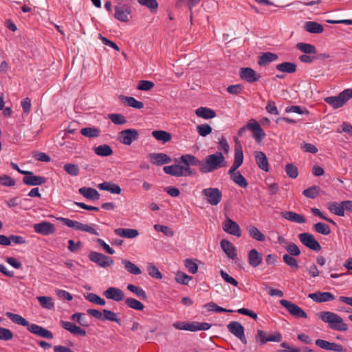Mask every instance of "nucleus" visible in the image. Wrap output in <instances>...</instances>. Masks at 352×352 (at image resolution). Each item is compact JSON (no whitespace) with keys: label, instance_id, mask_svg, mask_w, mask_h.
<instances>
[{"label":"nucleus","instance_id":"1","mask_svg":"<svg viewBox=\"0 0 352 352\" xmlns=\"http://www.w3.org/2000/svg\"><path fill=\"white\" fill-rule=\"evenodd\" d=\"M225 157L221 152H216L214 154L207 155L201 162V167L199 170L202 173L213 172L219 168L226 166Z\"/></svg>","mask_w":352,"mask_h":352},{"label":"nucleus","instance_id":"2","mask_svg":"<svg viewBox=\"0 0 352 352\" xmlns=\"http://www.w3.org/2000/svg\"><path fill=\"white\" fill-rule=\"evenodd\" d=\"M318 316L324 322L327 323L331 329L339 331L348 330V325L337 314L331 311H321L318 314Z\"/></svg>","mask_w":352,"mask_h":352},{"label":"nucleus","instance_id":"3","mask_svg":"<svg viewBox=\"0 0 352 352\" xmlns=\"http://www.w3.org/2000/svg\"><path fill=\"white\" fill-rule=\"evenodd\" d=\"M352 98V89H346L340 92L337 96L326 97L324 100L333 109L343 107Z\"/></svg>","mask_w":352,"mask_h":352},{"label":"nucleus","instance_id":"4","mask_svg":"<svg viewBox=\"0 0 352 352\" xmlns=\"http://www.w3.org/2000/svg\"><path fill=\"white\" fill-rule=\"evenodd\" d=\"M173 326L179 330H186L190 331H206L210 328L211 324L208 322H177L173 323Z\"/></svg>","mask_w":352,"mask_h":352},{"label":"nucleus","instance_id":"5","mask_svg":"<svg viewBox=\"0 0 352 352\" xmlns=\"http://www.w3.org/2000/svg\"><path fill=\"white\" fill-rule=\"evenodd\" d=\"M64 225L69 228H74L76 230L86 232L96 236L99 235V233L92 227L88 224H84L81 222L73 221L67 218L60 217L58 219Z\"/></svg>","mask_w":352,"mask_h":352},{"label":"nucleus","instance_id":"6","mask_svg":"<svg viewBox=\"0 0 352 352\" xmlns=\"http://www.w3.org/2000/svg\"><path fill=\"white\" fill-rule=\"evenodd\" d=\"M201 195L211 206L218 205L222 199V192L217 188H204L201 191Z\"/></svg>","mask_w":352,"mask_h":352},{"label":"nucleus","instance_id":"7","mask_svg":"<svg viewBox=\"0 0 352 352\" xmlns=\"http://www.w3.org/2000/svg\"><path fill=\"white\" fill-rule=\"evenodd\" d=\"M139 131L135 129H127L118 133V140L123 144L129 146L139 138Z\"/></svg>","mask_w":352,"mask_h":352},{"label":"nucleus","instance_id":"8","mask_svg":"<svg viewBox=\"0 0 352 352\" xmlns=\"http://www.w3.org/2000/svg\"><path fill=\"white\" fill-rule=\"evenodd\" d=\"M88 258L91 261L103 268L108 267L113 264V260L110 256L97 252H90Z\"/></svg>","mask_w":352,"mask_h":352},{"label":"nucleus","instance_id":"9","mask_svg":"<svg viewBox=\"0 0 352 352\" xmlns=\"http://www.w3.org/2000/svg\"><path fill=\"white\" fill-rule=\"evenodd\" d=\"M300 242L309 248V249L318 252L321 250V245L318 241L315 239L314 236L310 233L304 232L298 235Z\"/></svg>","mask_w":352,"mask_h":352},{"label":"nucleus","instance_id":"10","mask_svg":"<svg viewBox=\"0 0 352 352\" xmlns=\"http://www.w3.org/2000/svg\"><path fill=\"white\" fill-rule=\"evenodd\" d=\"M227 328L229 332L239 338L243 344H247V339L245 336V329L240 322L236 321L230 322L227 325Z\"/></svg>","mask_w":352,"mask_h":352},{"label":"nucleus","instance_id":"11","mask_svg":"<svg viewBox=\"0 0 352 352\" xmlns=\"http://www.w3.org/2000/svg\"><path fill=\"white\" fill-rule=\"evenodd\" d=\"M280 303L281 305L285 307L289 313L294 317L302 318H307V314L305 311L296 304L285 299L280 300Z\"/></svg>","mask_w":352,"mask_h":352},{"label":"nucleus","instance_id":"12","mask_svg":"<svg viewBox=\"0 0 352 352\" xmlns=\"http://www.w3.org/2000/svg\"><path fill=\"white\" fill-rule=\"evenodd\" d=\"M239 76L243 80L248 83H253L254 82H256L261 77L259 74H257L251 67L241 68L239 71Z\"/></svg>","mask_w":352,"mask_h":352},{"label":"nucleus","instance_id":"13","mask_svg":"<svg viewBox=\"0 0 352 352\" xmlns=\"http://www.w3.org/2000/svg\"><path fill=\"white\" fill-rule=\"evenodd\" d=\"M247 126L253 133L252 136L258 143H260L265 137V133L255 120L251 119L247 124Z\"/></svg>","mask_w":352,"mask_h":352},{"label":"nucleus","instance_id":"14","mask_svg":"<svg viewBox=\"0 0 352 352\" xmlns=\"http://www.w3.org/2000/svg\"><path fill=\"white\" fill-rule=\"evenodd\" d=\"M315 343L318 347L324 350L336 352H346V349L342 345L336 342H330L324 340L317 339Z\"/></svg>","mask_w":352,"mask_h":352},{"label":"nucleus","instance_id":"15","mask_svg":"<svg viewBox=\"0 0 352 352\" xmlns=\"http://www.w3.org/2000/svg\"><path fill=\"white\" fill-rule=\"evenodd\" d=\"M23 174L25 175L23 178V182L28 186L42 185L47 182V179L45 177L34 175L31 171L23 172Z\"/></svg>","mask_w":352,"mask_h":352},{"label":"nucleus","instance_id":"16","mask_svg":"<svg viewBox=\"0 0 352 352\" xmlns=\"http://www.w3.org/2000/svg\"><path fill=\"white\" fill-rule=\"evenodd\" d=\"M131 10L130 6L126 5H118L115 6L114 17L122 22H128L129 16L131 15Z\"/></svg>","mask_w":352,"mask_h":352},{"label":"nucleus","instance_id":"17","mask_svg":"<svg viewBox=\"0 0 352 352\" xmlns=\"http://www.w3.org/2000/svg\"><path fill=\"white\" fill-rule=\"evenodd\" d=\"M33 228L36 233L45 236L52 234L56 231L55 226L48 221H42L38 223H35Z\"/></svg>","mask_w":352,"mask_h":352},{"label":"nucleus","instance_id":"18","mask_svg":"<svg viewBox=\"0 0 352 352\" xmlns=\"http://www.w3.org/2000/svg\"><path fill=\"white\" fill-rule=\"evenodd\" d=\"M223 230L224 232L238 237L241 235V230L239 226L230 218H226L225 222L223 223Z\"/></svg>","mask_w":352,"mask_h":352},{"label":"nucleus","instance_id":"19","mask_svg":"<svg viewBox=\"0 0 352 352\" xmlns=\"http://www.w3.org/2000/svg\"><path fill=\"white\" fill-rule=\"evenodd\" d=\"M243 153L242 150V147L241 145L236 146L234 148V162L230 169L228 170V173H233L234 171H236L243 164Z\"/></svg>","mask_w":352,"mask_h":352},{"label":"nucleus","instance_id":"20","mask_svg":"<svg viewBox=\"0 0 352 352\" xmlns=\"http://www.w3.org/2000/svg\"><path fill=\"white\" fill-rule=\"evenodd\" d=\"M150 162L155 165L161 166L171 162L172 160L166 153H153L148 155Z\"/></svg>","mask_w":352,"mask_h":352},{"label":"nucleus","instance_id":"21","mask_svg":"<svg viewBox=\"0 0 352 352\" xmlns=\"http://www.w3.org/2000/svg\"><path fill=\"white\" fill-rule=\"evenodd\" d=\"M308 297L316 302H324L335 299L334 295L329 292H316L311 293L308 295Z\"/></svg>","mask_w":352,"mask_h":352},{"label":"nucleus","instance_id":"22","mask_svg":"<svg viewBox=\"0 0 352 352\" xmlns=\"http://www.w3.org/2000/svg\"><path fill=\"white\" fill-rule=\"evenodd\" d=\"M104 295L107 299L113 300L117 302L124 299V294L123 291L117 287H109L104 292Z\"/></svg>","mask_w":352,"mask_h":352},{"label":"nucleus","instance_id":"23","mask_svg":"<svg viewBox=\"0 0 352 352\" xmlns=\"http://www.w3.org/2000/svg\"><path fill=\"white\" fill-rule=\"evenodd\" d=\"M28 331L31 332L32 333L40 337L47 338V339H52L53 338V334L52 333L42 327L41 326H39L36 324H31V326H29Z\"/></svg>","mask_w":352,"mask_h":352},{"label":"nucleus","instance_id":"24","mask_svg":"<svg viewBox=\"0 0 352 352\" xmlns=\"http://www.w3.org/2000/svg\"><path fill=\"white\" fill-rule=\"evenodd\" d=\"M254 155L258 166L263 171L268 172L270 168L266 155L262 151H256Z\"/></svg>","mask_w":352,"mask_h":352},{"label":"nucleus","instance_id":"25","mask_svg":"<svg viewBox=\"0 0 352 352\" xmlns=\"http://www.w3.org/2000/svg\"><path fill=\"white\" fill-rule=\"evenodd\" d=\"M248 261L249 265L256 268L258 267L263 261V256L256 249H252L248 254Z\"/></svg>","mask_w":352,"mask_h":352},{"label":"nucleus","instance_id":"26","mask_svg":"<svg viewBox=\"0 0 352 352\" xmlns=\"http://www.w3.org/2000/svg\"><path fill=\"white\" fill-rule=\"evenodd\" d=\"M60 326L71 333L76 336H84L86 335V331L76 324L67 321H61Z\"/></svg>","mask_w":352,"mask_h":352},{"label":"nucleus","instance_id":"27","mask_svg":"<svg viewBox=\"0 0 352 352\" xmlns=\"http://www.w3.org/2000/svg\"><path fill=\"white\" fill-rule=\"evenodd\" d=\"M221 247L229 258L234 260L236 258V248L230 241L227 239H222Z\"/></svg>","mask_w":352,"mask_h":352},{"label":"nucleus","instance_id":"28","mask_svg":"<svg viewBox=\"0 0 352 352\" xmlns=\"http://www.w3.org/2000/svg\"><path fill=\"white\" fill-rule=\"evenodd\" d=\"M78 192L84 197L90 200H98L100 197L99 192L91 187H82L78 190Z\"/></svg>","mask_w":352,"mask_h":352},{"label":"nucleus","instance_id":"29","mask_svg":"<svg viewBox=\"0 0 352 352\" xmlns=\"http://www.w3.org/2000/svg\"><path fill=\"white\" fill-rule=\"evenodd\" d=\"M281 216L292 222L298 223H304L306 222V218L300 214L292 211H284L281 212Z\"/></svg>","mask_w":352,"mask_h":352},{"label":"nucleus","instance_id":"30","mask_svg":"<svg viewBox=\"0 0 352 352\" xmlns=\"http://www.w3.org/2000/svg\"><path fill=\"white\" fill-rule=\"evenodd\" d=\"M119 99L127 106L137 109H141L144 107V104L142 102L137 100L135 98L131 96H125L124 95H120Z\"/></svg>","mask_w":352,"mask_h":352},{"label":"nucleus","instance_id":"31","mask_svg":"<svg viewBox=\"0 0 352 352\" xmlns=\"http://www.w3.org/2000/svg\"><path fill=\"white\" fill-rule=\"evenodd\" d=\"M114 232L118 236L126 239H133L139 234L138 230L132 228H117Z\"/></svg>","mask_w":352,"mask_h":352},{"label":"nucleus","instance_id":"32","mask_svg":"<svg viewBox=\"0 0 352 352\" xmlns=\"http://www.w3.org/2000/svg\"><path fill=\"white\" fill-rule=\"evenodd\" d=\"M98 188L101 190H107L112 194L119 195L121 192L120 187L118 184L111 182H104L99 184Z\"/></svg>","mask_w":352,"mask_h":352},{"label":"nucleus","instance_id":"33","mask_svg":"<svg viewBox=\"0 0 352 352\" xmlns=\"http://www.w3.org/2000/svg\"><path fill=\"white\" fill-rule=\"evenodd\" d=\"M304 29L311 34H320L324 31L323 26L315 21H307L305 23Z\"/></svg>","mask_w":352,"mask_h":352},{"label":"nucleus","instance_id":"34","mask_svg":"<svg viewBox=\"0 0 352 352\" xmlns=\"http://www.w3.org/2000/svg\"><path fill=\"white\" fill-rule=\"evenodd\" d=\"M6 316L9 318L13 322L23 327H26L28 330L29 329V326H31V324H30L25 318L19 314H13L12 312H6Z\"/></svg>","mask_w":352,"mask_h":352},{"label":"nucleus","instance_id":"35","mask_svg":"<svg viewBox=\"0 0 352 352\" xmlns=\"http://www.w3.org/2000/svg\"><path fill=\"white\" fill-rule=\"evenodd\" d=\"M278 58V56L276 54L272 52H265L259 56L258 64L260 66H265L276 60Z\"/></svg>","mask_w":352,"mask_h":352},{"label":"nucleus","instance_id":"36","mask_svg":"<svg viewBox=\"0 0 352 352\" xmlns=\"http://www.w3.org/2000/svg\"><path fill=\"white\" fill-rule=\"evenodd\" d=\"M195 113L198 117L204 119H211L216 117V113L213 109L207 107H199L196 109Z\"/></svg>","mask_w":352,"mask_h":352},{"label":"nucleus","instance_id":"37","mask_svg":"<svg viewBox=\"0 0 352 352\" xmlns=\"http://www.w3.org/2000/svg\"><path fill=\"white\" fill-rule=\"evenodd\" d=\"M230 175L231 179L236 183L238 186L242 188H247L248 183L246 179L241 174L239 171H234L233 173H228Z\"/></svg>","mask_w":352,"mask_h":352},{"label":"nucleus","instance_id":"38","mask_svg":"<svg viewBox=\"0 0 352 352\" xmlns=\"http://www.w3.org/2000/svg\"><path fill=\"white\" fill-rule=\"evenodd\" d=\"M181 162L184 163L186 166H199V168L201 167V161L197 159L195 156L186 154L183 155L181 157Z\"/></svg>","mask_w":352,"mask_h":352},{"label":"nucleus","instance_id":"39","mask_svg":"<svg viewBox=\"0 0 352 352\" xmlns=\"http://www.w3.org/2000/svg\"><path fill=\"white\" fill-rule=\"evenodd\" d=\"M152 135L157 140L162 142L165 144L170 141L171 140V134L169 132L162 130L153 131L152 132Z\"/></svg>","mask_w":352,"mask_h":352},{"label":"nucleus","instance_id":"40","mask_svg":"<svg viewBox=\"0 0 352 352\" xmlns=\"http://www.w3.org/2000/svg\"><path fill=\"white\" fill-rule=\"evenodd\" d=\"M164 171L168 175L181 177L183 176V166L174 164L170 166H166L163 168Z\"/></svg>","mask_w":352,"mask_h":352},{"label":"nucleus","instance_id":"41","mask_svg":"<svg viewBox=\"0 0 352 352\" xmlns=\"http://www.w3.org/2000/svg\"><path fill=\"white\" fill-rule=\"evenodd\" d=\"M296 65L294 63L284 62L276 66L278 71L289 74L294 73L296 71Z\"/></svg>","mask_w":352,"mask_h":352},{"label":"nucleus","instance_id":"42","mask_svg":"<svg viewBox=\"0 0 352 352\" xmlns=\"http://www.w3.org/2000/svg\"><path fill=\"white\" fill-rule=\"evenodd\" d=\"M122 263L124 269L131 274L139 275L142 273L140 268L130 261L122 259Z\"/></svg>","mask_w":352,"mask_h":352},{"label":"nucleus","instance_id":"43","mask_svg":"<svg viewBox=\"0 0 352 352\" xmlns=\"http://www.w3.org/2000/svg\"><path fill=\"white\" fill-rule=\"evenodd\" d=\"M296 47L298 50L307 54H316L317 53L316 47L309 43H298Z\"/></svg>","mask_w":352,"mask_h":352},{"label":"nucleus","instance_id":"44","mask_svg":"<svg viewBox=\"0 0 352 352\" xmlns=\"http://www.w3.org/2000/svg\"><path fill=\"white\" fill-rule=\"evenodd\" d=\"M328 209L333 214L339 216L344 217V208L342 202L340 204L333 201L328 204Z\"/></svg>","mask_w":352,"mask_h":352},{"label":"nucleus","instance_id":"45","mask_svg":"<svg viewBox=\"0 0 352 352\" xmlns=\"http://www.w3.org/2000/svg\"><path fill=\"white\" fill-rule=\"evenodd\" d=\"M250 236L258 241H264L265 240V235L255 226H250L248 228Z\"/></svg>","mask_w":352,"mask_h":352},{"label":"nucleus","instance_id":"46","mask_svg":"<svg viewBox=\"0 0 352 352\" xmlns=\"http://www.w3.org/2000/svg\"><path fill=\"white\" fill-rule=\"evenodd\" d=\"M94 152L99 156L107 157L113 153V150L108 144L100 145L94 148Z\"/></svg>","mask_w":352,"mask_h":352},{"label":"nucleus","instance_id":"47","mask_svg":"<svg viewBox=\"0 0 352 352\" xmlns=\"http://www.w3.org/2000/svg\"><path fill=\"white\" fill-rule=\"evenodd\" d=\"M80 133L87 138H98L100 134V131L96 127H85L81 129Z\"/></svg>","mask_w":352,"mask_h":352},{"label":"nucleus","instance_id":"48","mask_svg":"<svg viewBox=\"0 0 352 352\" xmlns=\"http://www.w3.org/2000/svg\"><path fill=\"white\" fill-rule=\"evenodd\" d=\"M127 289L135 294L138 298L142 300H146L148 298L146 292L140 287L129 284L127 285Z\"/></svg>","mask_w":352,"mask_h":352},{"label":"nucleus","instance_id":"49","mask_svg":"<svg viewBox=\"0 0 352 352\" xmlns=\"http://www.w3.org/2000/svg\"><path fill=\"white\" fill-rule=\"evenodd\" d=\"M37 300L39 302L40 305L47 309H52L54 307V303L53 299L49 296H38Z\"/></svg>","mask_w":352,"mask_h":352},{"label":"nucleus","instance_id":"50","mask_svg":"<svg viewBox=\"0 0 352 352\" xmlns=\"http://www.w3.org/2000/svg\"><path fill=\"white\" fill-rule=\"evenodd\" d=\"M116 322L118 324H121V320L118 318L117 314L108 309H103V320Z\"/></svg>","mask_w":352,"mask_h":352},{"label":"nucleus","instance_id":"51","mask_svg":"<svg viewBox=\"0 0 352 352\" xmlns=\"http://www.w3.org/2000/svg\"><path fill=\"white\" fill-rule=\"evenodd\" d=\"M139 4L146 7L150 11L155 12L158 8V3L156 0H137Z\"/></svg>","mask_w":352,"mask_h":352},{"label":"nucleus","instance_id":"52","mask_svg":"<svg viewBox=\"0 0 352 352\" xmlns=\"http://www.w3.org/2000/svg\"><path fill=\"white\" fill-rule=\"evenodd\" d=\"M125 303L129 307L135 310L142 311L144 308V305L140 301L133 298H126Z\"/></svg>","mask_w":352,"mask_h":352},{"label":"nucleus","instance_id":"53","mask_svg":"<svg viewBox=\"0 0 352 352\" xmlns=\"http://www.w3.org/2000/svg\"><path fill=\"white\" fill-rule=\"evenodd\" d=\"M314 229L316 232L323 235H328L331 233L330 227L322 222L314 224Z\"/></svg>","mask_w":352,"mask_h":352},{"label":"nucleus","instance_id":"54","mask_svg":"<svg viewBox=\"0 0 352 352\" xmlns=\"http://www.w3.org/2000/svg\"><path fill=\"white\" fill-rule=\"evenodd\" d=\"M85 298L88 301L95 303V304H97V305H101V306H104L106 304V302L104 299H102L99 296H98L94 293L87 294L86 295H85Z\"/></svg>","mask_w":352,"mask_h":352},{"label":"nucleus","instance_id":"55","mask_svg":"<svg viewBox=\"0 0 352 352\" xmlns=\"http://www.w3.org/2000/svg\"><path fill=\"white\" fill-rule=\"evenodd\" d=\"M108 118L115 124H124L126 123V118L120 113H110L108 115Z\"/></svg>","mask_w":352,"mask_h":352},{"label":"nucleus","instance_id":"56","mask_svg":"<svg viewBox=\"0 0 352 352\" xmlns=\"http://www.w3.org/2000/svg\"><path fill=\"white\" fill-rule=\"evenodd\" d=\"M205 307L208 309V311H214L217 313H221V312L232 313L234 311L232 309H226L223 307H219L213 302L206 304Z\"/></svg>","mask_w":352,"mask_h":352},{"label":"nucleus","instance_id":"57","mask_svg":"<svg viewBox=\"0 0 352 352\" xmlns=\"http://www.w3.org/2000/svg\"><path fill=\"white\" fill-rule=\"evenodd\" d=\"M196 131L200 136L206 137L212 133V129L208 124L197 125Z\"/></svg>","mask_w":352,"mask_h":352},{"label":"nucleus","instance_id":"58","mask_svg":"<svg viewBox=\"0 0 352 352\" xmlns=\"http://www.w3.org/2000/svg\"><path fill=\"white\" fill-rule=\"evenodd\" d=\"M147 271L148 274L153 278L156 279H161L162 278V275L158 268L152 263L148 264Z\"/></svg>","mask_w":352,"mask_h":352},{"label":"nucleus","instance_id":"59","mask_svg":"<svg viewBox=\"0 0 352 352\" xmlns=\"http://www.w3.org/2000/svg\"><path fill=\"white\" fill-rule=\"evenodd\" d=\"M319 187L317 186H313L310 188H308L303 190L302 194L304 196L311 198L315 199L316 197L319 195Z\"/></svg>","mask_w":352,"mask_h":352},{"label":"nucleus","instance_id":"60","mask_svg":"<svg viewBox=\"0 0 352 352\" xmlns=\"http://www.w3.org/2000/svg\"><path fill=\"white\" fill-rule=\"evenodd\" d=\"M175 281L182 285H188L192 277L184 272H177L175 274Z\"/></svg>","mask_w":352,"mask_h":352},{"label":"nucleus","instance_id":"61","mask_svg":"<svg viewBox=\"0 0 352 352\" xmlns=\"http://www.w3.org/2000/svg\"><path fill=\"white\" fill-rule=\"evenodd\" d=\"M63 168L67 174L72 176H77L79 174L80 169L76 164L67 163L64 165Z\"/></svg>","mask_w":352,"mask_h":352},{"label":"nucleus","instance_id":"62","mask_svg":"<svg viewBox=\"0 0 352 352\" xmlns=\"http://www.w3.org/2000/svg\"><path fill=\"white\" fill-rule=\"evenodd\" d=\"M294 256H290L289 254H284L283 256V259L284 262L290 267L298 270L299 265L296 259L294 257Z\"/></svg>","mask_w":352,"mask_h":352},{"label":"nucleus","instance_id":"63","mask_svg":"<svg viewBox=\"0 0 352 352\" xmlns=\"http://www.w3.org/2000/svg\"><path fill=\"white\" fill-rule=\"evenodd\" d=\"M285 171L287 176L292 179H296L298 175V168L293 164H287L285 166Z\"/></svg>","mask_w":352,"mask_h":352},{"label":"nucleus","instance_id":"64","mask_svg":"<svg viewBox=\"0 0 352 352\" xmlns=\"http://www.w3.org/2000/svg\"><path fill=\"white\" fill-rule=\"evenodd\" d=\"M154 229L157 232H162L164 234H165L166 236H169V237H171L174 235L173 230L170 228H169L166 226L155 224L154 226Z\"/></svg>","mask_w":352,"mask_h":352}]
</instances>
